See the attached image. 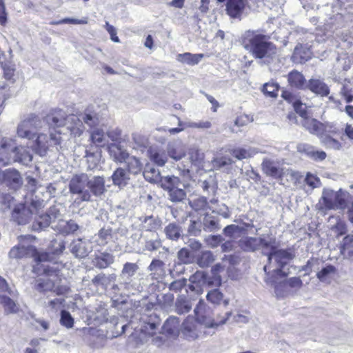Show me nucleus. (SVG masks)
I'll return each mask as SVG.
<instances>
[{
	"mask_svg": "<svg viewBox=\"0 0 353 353\" xmlns=\"http://www.w3.org/2000/svg\"><path fill=\"white\" fill-rule=\"evenodd\" d=\"M88 176L81 173L72 176L69 183V190L72 194L80 195L81 200L89 201L91 200V194L88 190H85L88 185Z\"/></svg>",
	"mask_w": 353,
	"mask_h": 353,
	"instance_id": "20e7f679",
	"label": "nucleus"
},
{
	"mask_svg": "<svg viewBox=\"0 0 353 353\" xmlns=\"http://www.w3.org/2000/svg\"><path fill=\"white\" fill-rule=\"evenodd\" d=\"M314 148L308 143H300L297 146V150L301 154H305L308 157H311Z\"/></svg>",
	"mask_w": 353,
	"mask_h": 353,
	"instance_id": "603ef678",
	"label": "nucleus"
},
{
	"mask_svg": "<svg viewBox=\"0 0 353 353\" xmlns=\"http://www.w3.org/2000/svg\"><path fill=\"white\" fill-rule=\"evenodd\" d=\"M327 154L323 150H314L312 152V154L310 157V159L314 160V161H323L326 159Z\"/></svg>",
	"mask_w": 353,
	"mask_h": 353,
	"instance_id": "774afa93",
	"label": "nucleus"
},
{
	"mask_svg": "<svg viewBox=\"0 0 353 353\" xmlns=\"http://www.w3.org/2000/svg\"><path fill=\"white\" fill-rule=\"evenodd\" d=\"M280 86L279 83L272 81L265 83L262 88V92L266 97L276 98L279 94Z\"/></svg>",
	"mask_w": 353,
	"mask_h": 353,
	"instance_id": "f704fd0d",
	"label": "nucleus"
},
{
	"mask_svg": "<svg viewBox=\"0 0 353 353\" xmlns=\"http://www.w3.org/2000/svg\"><path fill=\"white\" fill-rule=\"evenodd\" d=\"M241 43L255 59H270L276 54V46L270 41V36L261 30H246Z\"/></svg>",
	"mask_w": 353,
	"mask_h": 353,
	"instance_id": "f257e3e1",
	"label": "nucleus"
},
{
	"mask_svg": "<svg viewBox=\"0 0 353 353\" xmlns=\"http://www.w3.org/2000/svg\"><path fill=\"white\" fill-rule=\"evenodd\" d=\"M32 119L24 120L21 124L18 127L17 134L19 137L22 138H27L28 139H32L34 137V134L32 130L29 129V128L32 125Z\"/></svg>",
	"mask_w": 353,
	"mask_h": 353,
	"instance_id": "72a5a7b5",
	"label": "nucleus"
},
{
	"mask_svg": "<svg viewBox=\"0 0 353 353\" xmlns=\"http://www.w3.org/2000/svg\"><path fill=\"white\" fill-rule=\"evenodd\" d=\"M306 89L317 96L325 97L330 94L329 86L322 80L312 78L308 80Z\"/></svg>",
	"mask_w": 353,
	"mask_h": 353,
	"instance_id": "ddd939ff",
	"label": "nucleus"
},
{
	"mask_svg": "<svg viewBox=\"0 0 353 353\" xmlns=\"http://www.w3.org/2000/svg\"><path fill=\"white\" fill-rule=\"evenodd\" d=\"M229 152L230 154L237 160H243L245 159L250 158L252 157V154L249 150L242 148H233L230 150Z\"/></svg>",
	"mask_w": 353,
	"mask_h": 353,
	"instance_id": "79ce46f5",
	"label": "nucleus"
},
{
	"mask_svg": "<svg viewBox=\"0 0 353 353\" xmlns=\"http://www.w3.org/2000/svg\"><path fill=\"white\" fill-rule=\"evenodd\" d=\"M263 254L268 256L269 261L272 259H274L279 267L276 270L277 273L285 276L286 274L282 271V269L293 259L294 254L287 250L277 248L274 252H263Z\"/></svg>",
	"mask_w": 353,
	"mask_h": 353,
	"instance_id": "0eeeda50",
	"label": "nucleus"
},
{
	"mask_svg": "<svg viewBox=\"0 0 353 353\" xmlns=\"http://www.w3.org/2000/svg\"><path fill=\"white\" fill-rule=\"evenodd\" d=\"M286 287V282L284 281L276 283L274 285V292L278 298L283 297L285 296Z\"/></svg>",
	"mask_w": 353,
	"mask_h": 353,
	"instance_id": "13d9d810",
	"label": "nucleus"
},
{
	"mask_svg": "<svg viewBox=\"0 0 353 353\" xmlns=\"http://www.w3.org/2000/svg\"><path fill=\"white\" fill-rule=\"evenodd\" d=\"M0 304L6 314H17L20 311L19 304L8 296L0 294Z\"/></svg>",
	"mask_w": 353,
	"mask_h": 353,
	"instance_id": "cd10ccee",
	"label": "nucleus"
},
{
	"mask_svg": "<svg viewBox=\"0 0 353 353\" xmlns=\"http://www.w3.org/2000/svg\"><path fill=\"white\" fill-rule=\"evenodd\" d=\"M34 251V246L17 245L9 251L8 256L10 259H21L32 256V252Z\"/></svg>",
	"mask_w": 353,
	"mask_h": 353,
	"instance_id": "f3484780",
	"label": "nucleus"
},
{
	"mask_svg": "<svg viewBox=\"0 0 353 353\" xmlns=\"http://www.w3.org/2000/svg\"><path fill=\"white\" fill-rule=\"evenodd\" d=\"M281 97L288 103L292 105L294 111L300 117H304L306 115V107H303V103L301 99L297 97L294 93L290 90H285L282 91Z\"/></svg>",
	"mask_w": 353,
	"mask_h": 353,
	"instance_id": "f8f14e48",
	"label": "nucleus"
},
{
	"mask_svg": "<svg viewBox=\"0 0 353 353\" xmlns=\"http://www.w3.org/2000/svg\"><path fill=\"white\" fill-rule=\"evenodd\" d=\"M128 172L122 168H117L112 175V183L120 188L125 187L130 180Z\"/></svg>",
	"mask_w": 353,
	"mask_h": 353,
	"instance_id": "a878e982",
	"label": "nucleus"
},
{
	"mask_svg": "<svg viewBox=\"0 0 353 353\" xmlns=\"http://www.w3.org/2000/svg\"><path fill=\"white\" fill-rule=\"evenodd\" d=\"M123 163H125L126 171L129 174L137 175L142 171L143 165L139 159L136 157L129 155L128 159H126V161Z\"/></svg>",
	"mask_w": 353,
	"mask_h": 353,
	"instance_id": "c85d7f7f",
	"label": "nucleus"
},
{
	"mask_svg": "<svg viewBox=\"0 0 353 353\" xmlns=\"http://www.w3.org/2000/svg\"><path fill=\"white\" fill-rule=\"evenodd\" d=\"M179 181V179L175 176L165 177L163 188L167 190L170 201L173 202L182 201L186 196L185 190L175 187V185Z\"/></svg>",
	"mask_w": 353,
	"mask_h": 353,
	"instance_id": "6e6552de",
	"label": "nucleus"
},
{
	"mask_svg": "<svg viewBox=\"0 0 353 353\" xmlns=\"http://www.w3.org/2000/svg\"><path fill=\"white\" fill-rule=\"evenodd\" d=\"M286 282V285L291 288H301L303 285V282L299 277L294 276L284 281Z\"/></svg>",
	"mask_w": 353,
	"mask_h": 353,
	"instance_id": "4d7b16f0",
	"label": "nucleus"
},
{
	"mask_svg": "<svg viewBox=\"0 0 353 353\" xmlns=\"http://www.w3.org/2000/svg\"><path fill=\"white\" fill-rule=\"evenodd\" d=\"M14 151L17 153V161L23 163H27L31 162L32 160V154L24 150L23 148H19L18 147L14 148Z\"/></svg>",
	"mask_w": 353,
	"mask_h": 353,
	"instance_id": "ea45409f",
	"label": "nucleus"
},
{
	"mask_svg": "<svg viewBox=\"0 0 353 353\" xmlns=\"http://www.w3.org/2000/svg\"><path fill=\"white\" fill-rule=\"evenodd\" d=\"M52 144L50 142L49 137L47 134L41 133L38 134L34 144V150L36 153L41 156L46 155L49 147Z\"/></svg>",
	"mask_w": 353,
	"mask_h": 353,
	"instance_id": "412c9836",
	"label": "nucleus"
},
{
	"mask_svg": "<svg viewBox=\"0 0 353 353\" xmlns=\"http://www.w3.org/2000/svg\"><path fill=\"white\" fill-rule=\"evenodd\" d=\"M248 5V0H226L225 12L230 19H241Z\"/></svg>",
	"mask_w": 353,
	"mask_h": 353,
	"instance_id": "9b49d317",
	"label": "nucleus"
},
{
	"mask_svg": "<svg viewBox=\"0 0 353 353\" xmlns=\"http://www.w3.org/2000/svg\"><path fill=\"white\" fill-rule=\"evenodd\" d=\"M196 320L188 316L183 323L182 332L184 336L188 339H194L198 335L196 332Z\"/></svg>",
	"mask_w": 353,
	"mask_h": 353,
	"instance_id": "aec40b11",
	"label": "nucleus"
},
{
	"mask_svg": "<svg viewBox=\"0 0 353 353\" xmlns=\"http://www.w3.org/2000/svg\"><path fill=\"white\" fill-rule=\"evenodd\" d=\"M105 28L107 32L110 34L111 40L114 42L119 43L120 40L117 35L116 28L108 22L105 23Z\"/></svg>",
	"mask_w": 353,
	"mask_h": 353,
	"instance_id": "052dcab7",
	"label": "nucleus"
},
{
	"mask_svg": "<svg viewBox=\"0 0 353 353\" xmlns=\"http://www.w3.org/2000/svg\"><path fill=\"white\" fill-rule=\"evenodd\" d=\"M33 257L37 262H46L50 261L51 260V254L50 252H40L37 250L36 247L34 246V251L32 252V256Z\"/></svg>",
	"mask_w": 353,
	"mask_h": 353,
	"instance_id": "49530a36",
	"label": "nucleus"
},
{
	"mask_svg": "<svg viewBox=\"0 0 353 353\" xmlns=\"http://www.w3.org/2000/svg\"><path fill=\"white\" fill-rule=\"evenodd\" d=\"M143 176L146 181L156 183L160 179V172L154 168H146L143 171Z\"/></svg>",
	"mask_w": 353,
	"mask_h": 353,
	"instance_id": "37998d69",
	"label": "nucleus"
},
{
	"mask_svg": "<svg viewBox=\"0 0 353 353\" xmlns=\"http://www.w3.org/2000/svg\"><path fill=\"white\" fill-rule=\"evenodd\" d=\"M185 280H176L171 283L170 285V290L178 292L185 286Z\"/></svg>",
	"mask_w": 353,
	"mask_h": 353,
	"instance_id": "69168bd1",
	"label": "nucleus"
},
{
	"mask_svg": "<svg viewBox=\"0 0 353 353\" xmlns=\"http://www.w3.org/2000/svg\"><path fill=\"white\" fill-rule=\"evenodd\" d=\"M301 117L303 119V127L310 134L316 135L325 148L336 150L342 148V143L334 138L341 133L339 127L333 123H322L316 119L310 117L307 110L306 115Z\"/></svg>",
	"mask_w": 353,
	"mask_h": 353,
	"instance_id": "f03ea898",
	"label": "nucleus"
},
{
	"mask_svg": "<svg viewBox=\"0 0 353 353\" xmlns=\"http://www.w3.org/2000/svg\"><path fill=\"white\" fill-rule=\"evenodd\" d=\"M63 268L62 263H54L52 265L42 266L41 275L45 279H39L34 285V289L40 293L53 292L57 296L67 294L70 288L67 285H56L57 281H61V270Z\"/></svg>",
	"mask_w": 353,
	"mask_h": 353,
	"instance_id": "7ed1b4c3",
	"label": "nucleus"
},
{
	"mask_svg": "<svg viewBox=\"0 0 353 353\" xmlns=\"http://www.w3.org/2000/svg\"><path fill=\"white\" fill-rule=\"evenodd\" d=\"M8 21L7 12L3 0H0V25L5 26Z\"/></svg>",
	"mask_w": 353,
	"mask_h": 353,
	"instance_id": "680f3d73",
	"label": "nucleus"
},
{
	"mask_svg": "<svg viewBox=\"0 0 353 353\" xmlns=\"http://www.w3.org/2000/svg\"><path fill=\"white\" fill-rule=\"evenodd\" d=\"M203 54H192L190 52H185L183 54H179L178 55V61L186 63L188 65H194L197 64L202 58H203Z\"/></svg>",
	"mask_w": 353,
	"mask_h": 353,
	"instance_id": "2f4dec72",
	"label": "nucleus"
},
{
	"mask_svg": "<svg viewBox=\"0 0 353 353\" xmlns=\"http://www.w3.org/2000/svg\"><path fill=\"white\" fill-rule=\"evenodd\" d=\"M65 248V242L63 241L53 240L51 241L50 246V252L52 255L61 254Z\"/></svg>",
	"mask_w": 353,
	"mask_h": 353,
	"instance_id": "a19ab883",
	"label": "nucleus"
},
{
	"mask_svg": "<svg viewBox=\"0 0 353 353\" xmlns=\"http://www.w3.org/2000/svg\"><path fill=\"white\" fill-rule=\"evenodd\" d=\"M261 168L263 173L272 179L278 180L281 183L285 176V171L283 168L279 167L276 162L269 159H264L261 163Z\"/></svg>",
	"mask_w": 353,
	"mask_h": 353,
	"instance_id": "1a4fd4ad",
	"label": "nucleus"
},
{
	"mask_svg": "<svg viewBox=\"0 0 353 353\" xmlns=\"http://www.w3.org/2000/svg\"><path fill=\"white\" fill-rule=\"evenodd\" d=\"M341 254L346 259L353 258V235H346L339 247Z\"/></svg>",
	"mask_w": 353,
	"mask_h": 353,
	"instance_id": "c756f323",
	"label": "nucleus"
},
{
	"mask_svg": "<svg viewBox=\"0 0 353 353\" xmlns=\"http://www.w3.org/2000/svg\"><path fill=\"white\" fill-rule=\"evenodd\" d=\"M346 203L345 195L341 191H331L322 197L321 204L325 210L343 209L345 208Z\"/></svg>",
	"mask_w": 353,
	"mask_h": 353,
	"instance_id": "423d86ee",
	"label": "nucleus"
},
{
	"mask_svg": "<svg viewBox=\"0 0 353 353\" xmlns=\"http://www.w3.org/2000/svg\"><path fill=\"white\" fill-rule=\"evenodd\" d=\"M49 140L52 145H60L61 143V132L57 131H55L54 132H51L50 134Z\"/></svg>",
	"mask_w": 353,
	"mask_h": 353,
	"instance_id": "0e129e2a",
	"label": "nucleus"
},
{
	"mask_svg": "<svg viewBox=\"0 0 353 353\" xmlns=\"http://www.w3.org/2000/svg\"><path fill=\"white\" fill-rule=\"evenodd\" d=\"M65 125H67L70 135L74 137H79L85 131L83 121L74 114L68 117Z\"/></svg>",
	"mask_w": 353,
	"mask_h": 353,
	"instance_id": "2eb2a0df",
	"label": "nucleus"
},
{
	"mask_svg": "<svg viewBox=\"0 0 353 353\" xmlns=\"http://www.w3.org/2000/svg\"><path fill=\"white\" fill-rule=\"evenodd\" d=\"M114 261V257L108 252H101L96 255L93 259L94 265L99 269H105L109 267Z\"/></svg>",
	"mask_w": 353,
	"mask_h": 353,
	"instance_id": "b1692460",
	"label": "nucleus"
},
{
	"mask_svg": "<svg viewBox=\"0 0 353 353\" xmlns=\"http://www.w3.org/2000/svg\"><path fill=\"white\" fill-rule=\"evenodd\" d=\"M82 243H79L75 244L72 248V252L77 257H84L87 255V252L85 250H82Z\"/></svg>",
	"mask_w": 353,
	"mask_h": 353,
	"instance_id": "e2e57ef3",
	"label": "nucleus"
},
{
	"mask_svg": "<svg viewBox=\"0 0 353 353\" xmlns=\"http://www.w3.org/2000/svg\"><path fill=\"white\" fill-rule=\"evenodd\" d=\"M90 144L85 150V157H94L100 156L101 148L105 145V134L104 131L100 128H96L90 132Z\"/></svg>",
	"mask_w": 353,
	"mask_h": 353,
	"instance_id": "39448f33",
	"label": "nucleus"
},
{
	"mask_svg": "<svg viewBox=\"0 0 353 353\" xmlns=\"http://www.w3.org/2000/svg\"><path fill=\"white\" fill-rule=\"evenodd\" d=\"M66 113L61 109L52 110L46 116V121L53 128L64 126L67 120Z\"/></svg>",
	"mask_w": 353,
	"mask_h": 353,
	"instance_id": "4468645a",
	"label": "nucleus"
},
{
	"mask_svg": "<svg viewBox=\"0 0 353 353\" xmlns=\"http://www.w3.org/2000/svg\"><path fill=\"white\" fill-rule=\"evenodd\" d=\"M88 189L94 196H99L105 192V179L102 176H95L92 179H88Z\"/></svg>",
	"mask_w": 353,
	"mask_h": 353,
	"instance_id": "6ab92c4d",
	"label": "nucleus"
},
{
	"mask_svg": "<svg viewBox=\"0 0 353 353\" xmlns=\"http://www.w3.org/2000/svg\"><path fill=\"white\" fill-rule=\"evenodd\" d=\"M223 294L216 289L211 290L207 294L208 301L214 304H220L223 301L225 305H227L228 303V301H223Z\"/></svg>",
	"mask_w": 353,
	"mask_h": 353,
	"instance_id": "58836bf2",
	"label": "nucleus"
},
{
	"mask_svg": "<svg viewBox=\"0 0 353 353\" xmlns=\"http://www.w3.org/2000/svg\"><path fill=\"white\" fill-rule=\"evenodd\" d=\"M341 133L339 134L341 135V139H343V136H345L349 140L353 141V124L346 123L344 126V128L341 130Z\"/></svg>",
	"mask_w": 353,
	"mask_h": 353,
	"instance_id": "864d4df0",
	"label": "nucleus"
},
{
	"mask_svg": "<svg viewBox=\"0 0 353 353\" xmlns=\"http://www.w3.org/2000/svg\"><path fill=\"white\" fill-rule=\"evenodd\" d=\"M108 152L110 157L115 162L123 163L126 161L130 154L126 150L123 149L120 144L111 143L108 147Z\"/></svg>",
	"mask_w": 353,
	"mask_h": 353,
	"instance_id": "a211bd4d",
	"label": "nucleus"
},
{
	"mask_svg": "<svg viewBox=\"0 0 353 353\" xmlns=\"http://www.w3.org/2000/svg\"><path fill=\"white\" fill-rule=\"evenodd\" d=\"M305 182L312 189L316 188L321 184L320 179L316 175L311 174L310 172L307 173L305 178Z\"/></svg>",
	"mask_w": 353,
	"mask_h": 353,
	"instance_id": "de8ad7c7",
	"label": "nucleus"
},
{
	"mask_svg": "<svg viewBox=\"0 0 353 353\" xmlns=\"http://www.w3.org/2000/svg\"><path fill=\"white\" fill-rule=\"evenodd\" d=\"M180 327L179 319L175 316L169 317L163 324L164 333L170 336H178Z\"/></svg>",
	"mask_w": 353,
	"mask_h": 353,
	"instance_id": "bb28decb",
	"label": "nucleus"
},
{
	"mask_svg": "<svg viewBox=\"0 0 353 353\" xmlns=\"http://www.w3.org/2000/svg\"><path fill=\"white\" fill-rule=\"evenodd\" d=\"M313 55L311 46L299 43L291 55V61L296 64H303L312 59Z\"/></svg>",
	"mask_w": 353,
	"mask_h": 353,
	"instance_id": "9d476101",
	"label": "nucleus"
},
{
	"mask_svg": "<svg viewBox=\"0 0 353 353\" xmlns=\"http://www.w3.org/2000/svg\"><path fill=\"white\" fill-rule=\"evenodd\" d=\"M223 263H228L229 264V266H234L237 263H239V257L236 255H229V256H225L223 258Z\"/></svg>",
	"mask_w": 353,
	"mask_h": 353,
	"instance_id": "338daca9",
	"label": "nucleus"
},
{
	"mask_svg": "<svg viewBox=\"0 0 353 353\" xmlns=\"http://www.w3.org/2000/svg\"><path fill=\"white\" fill-rule=\"evenodd\" d=\"M239 246L245 252H254L259 248V238L247 236L239 241Z\"/></svg>",
	"mask_w": 353,
	"mask_h": 353,
	"instance_id": "7c9ffc66",
	"label": "nucleus"
},
{
	"mask_svg": "<svg viewBox=\"0 0 353 353\" xmlns=\"http://www.w3.org/2000/svg\"><path fill=\"white\" fill-rule=\"evenodd\" d=\"M145 222L148 224L146 230L148 231H155L160 227V221L152 216L146 218Z\"/></svg>",
	"mask_w": 353,
	"mask_h": 353,
	"instance_id": "5fc2aeb1",
	"label": "nucleus"
},
{
	"mask_svg": "<svg viewBox=\"0 0 353 353\" xmlns=\"http://www.w3.org/2000/svg\"><path fill=\"white\" fill-rule=\"evenodd\" d=\"M224 267L221 264H216L212 268V273L213 274L214 281L212 282L216 285L219 286L221 284V276L219 275V273L223 271Z\"/></svg>",
	"mask_w": 353,
	"mask_h": 353,
	"instance_id": "8fccbe9b",
	"label": "nucleus"
},
{
	"mask_svg": "<svg viewBox=\"0 0 353 353\" xmlns=\"http://www.w3.org/2000/svg\"><path fill=\"white\" fill-rule=\"evenodd\" d=\"M176 311L182 314L188 312L191 309V305L185 296H179L175 303Z\"/></svg>",
	"mask_w": 353,
	"mask_h": 353,
	"instance_id": "4c0bfd02",
	"label": "nucleus"
},
{
	"mask_svg": "<svg viewBox=\"0 0 353 353\" xmlns=\"http://www.w3.org/2000/svg\"><path fill=\"white\" fill-rule=\"evenodd\" d=\"M150 160L158 166H163L168 161L165 152L157 148L150 147L148 150Z\"/></svg>",
	"mask_w": 353,
	"mask_h": 353,
	"instance_id": "4be33fe9",
	"label": "nucleus"
},
{
	"mask_svg": "<svg viewBox=\"0 0 353 353\" xmlns=\"http://www.w3.org/2000/svg\"><path fill=\"white\" fill-rule=\"evenodd\" d=\"M167 236L170 239H178L180 236V228L175 223H170L165 228Z\"/></svg>",
	"mask_w": 353,
	"mask_h": 353,
	"instance_id": "c03bdc74",
	"label": "nucleus"
},
{
	"mask_svg": "<svg viewBox=\"0 0 353 353\" xmlns=\"http://www.w3.org/2000/svg\"><path fill=\"white\" fill-rule=\"evenodd\" d=\"M60 323L67 328H72L73 327L74 319L69 312L66 310L61 311Z\"/></svg>",
	"mask_w": 353,
	"mask_h": 353,
	"instance_id": "a18cd8bd",
	"label": "nucleus"
},
{
	"mask_svg": "<svg viewBox=\"0 0 353 353\" xmlns=\"http://www.w3.org/2000/svg\"><path fill=\"white\" fill-rule=\"evenodd\" d=\"M233 161L228 157H221L214 160V165L219 168L232 164Z\"/></svg>",
	"mask_w": 353,
	"mask_h": 353,
	"instance_id": "6e6d98bb",
	"label": "nucleus"
},
{
	"mask_svg": "<svg viewBox=\"0 0 353 353\" xmlns=\"http://www.w3.org/2000/svg\"><path fill=\"white\" fill-rule=\"evenodd\" d=\"M288 82L292 88L297 90H306L307 81L303 74L296 70H293L288 73Z\"/></svg>",
	"mask_w": 353,
	"mask_h": 353,
	"instance_id": "dca6fc26",
	"label": "nucleus"
},
{
	"mask_svg": "<svg viewBox=\"0 0 353 353\" xmlns=\"http://www.w3.org/2000/svg\"><path fill=\"white\" fill-rule=\"evenodd\" d=\"M168 154L172 159L178 161L185 156V152L181 148L172 147L168 148Z\"/></svg>",
	"mask_w": 353,
	"mask_h": 353,
	"instance_id": "09e8293b",
	"label": "nucleus"
},
{
	"mask_svg": "<svg viewBox=\"0 0 353 353\" xmlns=\"http://www.w3.org/2000/svg\"><path fill=\"white\" fill-rule=\"evenodd\" d=\"M285 175L290 176L295 185L299 183L303 178L302 174L299 172L292 170H287Z\"/></svg>",
	"mask_w": 353,
	"mask_h": 353,
	"instance_id": "bf43d9fd",
	"label": "nucleus"
},
{
	"mask_svg": "<svg viewBox=\"0 0 353 353\" xmlns=\"http://www.w3.org/2000/svg\"><path fill=\"white\" fill-rule=\"evenodd\" d=\"M3 179L9 186L16 188L21 184L20 173L16 170L8 169L2 173Z\"/></svg>",
	"mask_w": 353,
	"mask_h": 353,
	"instance_id": "393cba45",
	"label": "nucleus"
},
{
	"mask_svg": "<svg viewBox=\"0 0 353 353\" xmlns=\"http://www.w3.org/2000/svg\"><path fill=\"white\" fill-rule=\"evenodd\" d=\"M337 273V270L333 265L329 264L316 273V277L321 282H330L331 276Z\"/></svg>",
	"mask_w": 353,
	"mask_h": 353,
	"instance_id": "473e14b6",
	"label": "nucleus"
},
{
	"mask_svg": "<svg viewBox=\"0 0 353 353\" xmlns=\"http://www.w3.org/2000/svg\"><path fill=\"white\" fill-rule=\"evenodd\" d=\"M9 144L3 139L0 143V163L3 165H8L10 163Z\"/></svg>",
	"mask_w": 353,
	"mask_h": 353,
	"instance_id": "e433bc0d",
	"label": "nucleus"
},
{
	"mask_svg": "<svg viewBox=\"0 0 353 353\" xmlns=\"http://www.w3.org/2000/svg\"><path fill=\"white\" fill-rule=\"evenodd\" d=\"M138 268L139 267L136 263L127 262L123 265L122 274L132 276L137 271Z\"/></svg>",
	"mask_w": 353,
	"mask_h": 353,
	"instance_id": "3c124183",
	"label": "nucleus"
},
{
	"mask_svg": "<svg viewBox=\"0 0 353 353\" xmlns=\"http://www.w3.org/2000/svg\"><path fill=\"white\" fill-rule=\"evenodd\" d=\"M31 211L22 205L15 208L12 211V218L19 225H24L28 222Z\"/></svg>",
	"mask_w": 353,
	"mask_h": 353,
	"instance_id": "5701e85b",
	"label": "nucleus"
},
{
	"mask_svg": "<svg viewBox=\"0 0 353 353\" xmlns=\"http://www.w3.org/2000/svg\"><path fill=\"white\" fill-rule=\"evenodd\" d=\"M189 204L192 210L197 212L206 211L209 208L208 199L204 196H199L190 201Z\"/></svg>",
	"mask_w": 353,
	"mask_h": 353,
	"instance_id": "c9c22d12",
	"label": "nucleus"
}]
</instances>
